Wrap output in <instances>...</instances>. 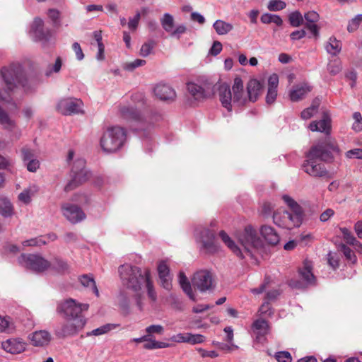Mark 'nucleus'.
Listing matches in <instances>:
<instances>
[{"label":"nucleus","mask_w":362,"mask_h":362,"mask_svg":"<svg viewBox=\"0 0 362 362\" xmlns=\"http://www.w3.org/2000/svg\"><path fill=\"white\" fill-rule=\"evenodd\" d=\"M118 272L122 285L136 293V303L140 308H141V303L139 293L143 288H146L148 296L153 302L157 300V294L148 269H143L139 267L126 264L119 267Z\"/></svg>","instance_id":"nucleus-1"},{"label":"nucleus","mask_w":362,"mask_h":362,"mask_svg":"<svg viewBox=\"0 0 362 362\" xmlns=\"http://www.w3.org/2000/svg\"><path fill=\"white\" fill-rule=\"evenodd\" d=\"M219 237L224 244L240 259L248 255L253 257L255 252L261 250L263 247V243L257 235L255 229L250 225L245 227L243 230L236 233V238L241 245L239 247L231 238L224 231L219 232Z\"/></svg>","instance_id":"nucleus-2"},{"label":"nucleus","mask_w":362,"mask_h":362,"mask_svg":"<svg viewBox=\"0 0 362 362\" xmlns=\"http://www.w3.org/2000/svg\"><path fill=\"white\" fill-rule=\"evenodd\" d=\"M283 200L291 209V212L279 209L273 214L274 223L279 227L291 230L299 227L303 221V211L302 207L291 197L283 196Z\"/></svg>","instance_id":"nucleus-3"},{"label":"nucleus","mask_w":362,"mask_h":362,"mask_svg":"<svg viewBox=\"0 0 362 362\" xmlns=\"http://www.w3.org/2000/svg\"><path fill=\"white\" fill-rule=\"evenodd\" d=\"M219 100L223 107L231 112L233 105L241 106L247 103L243 80L240 77L234 79L232 88L227 84H222L218 88Z\"/></svg>","instance_id":"nucleus-4"},{"label":"nucleus","mask_w":362,"mask_h":362,"mask_svg":"<svg viewBox=\"0 0 362 362\" xmlns=\"http://www.w3.org/2000/svg\"><path fill=\"white\" fill-rule=\"evenodd\" d=\"M339 148L336 139L328 136L314 144L307 154L310 158H315L320 161L332 162L334 156L339 155Z\"/></svg>","instance_id":"nucleus-5"},{"label":"nucleus","mask_w":362,"mask_h":362,"mask_svg":"<svg viewBox=\"0 0 362 362\" xmlns=\"http://www.w3.org/2000/svg\"><path fill=\"white\" fill-rule=\"evenodd\" d=\"M126 139L125 129L119 126H111L103 132L100 140V145L104 152L115 153L124 146Z\"/></svg>","instance_id":"nucleus-6"},{"label":"nucleus","mask_w":362,"mask_h":362,"mask_svg":"<svg viewBox=\"0 0 362 362\" xmlns=\"http://www.w3.org/2000/svg\"><path fill=\"white\" fill-rule=\"evenodd\" d=\"M1 75L9 90H13L18 86L25 85V74L19 64H12L8 67H4L1 71Z\"/></svg>","instance_id":"nucleus-7"},{"label":"nucleus","mask_w":362,"mask_h":362,"mask_svg":"<svg viewBox=\"0 0 362 362\" xmlns=\"http://www.w3.org/2000/svg\"><path fill=\"white\" fill-rule=\"evenodd\" d=\"M71 176V180L64 187L66 192L73 190L89 178L90 173L86 169V160L83 158H77L74 160Z\"/></svg>","instance_id":"nucleus-8"},{"label":"nucleus","mask_w":362,"mask_h":362,"mask_svg":"<svg viewBox=\"0 0 362 362\" xmlns=\"http://www.w3.org/2000/svg\"><path fill=\"white\" fill-rule=\"evenodd\" d=\"M88 304L80 303L72 298H68L58 303L57 312L65 319L85 318L81 313L88 309Z\"/></svg>","instance_id":"nucleus-9"},{"label":"nucleus","mask_w":362,"mask_h":362,"mask_svg":"<svg viewBox=\"0 0 362 362\" xmlns=\"http://www.w3.org/2000/svg\"><path fill=\"white\" fill-rule=\"evenodd\" d=\"M66 320V322L58 324L54 329V334L59 339L76 335L86 324V318Z\"/></svg>","instance_id":"nucleus-10"},{"label":"nucleus","mask_w":362,"mask_h":362,"mask_svg":"<svg viewBox=\"0 0 362 362\" xmlns=\"http://www.w3.org/2000/svg\"><path fill=\"white\" fill-rule=\"evenodd\" d=\"M19 264L35 273H41L50 267V262L40 255L22 254L18 259Z\"/></svg>","instance_id":"nucleus-11"},{"label":"nucleus","mask_w":362,"mask_h":362,"mask_svg":"<svg viewBox=\"0 0 362 362\" xmlns=\"http://www.w3.org/2000/svg\"><path fill=\"white\" fill-rule=\"evenodd\" d=\"M195 237L197 242L202 244V250L208 254H215L220 250V245L215 240L214 233L206 228H199L195 230Z\"/></svg>","instance_id":"nucleus-12"},{"label":"nucleus","mask_w":362,"mask_h":362,"mask_svg":"<svg viewBox=\"0 0 362 362\" xmlns=\"http://www.w3.org/2000/svg\"><path fill=\"white\" fill-rule=\"evenodd\" d=\"M313 265L311 262L305 260L303 267L298 270L301 281L291 279L288 284L294 288H303L307 286L315 284V277L312 272Z\"/></svg>","instance_id":"nucleus-13"},{"label":"nucleus","mask_w":362,"mask_h":362,"mask_svg":"<svg viewBox=\"0 0 362 362\" xmlns=\"http://www.w3.org/2000/svg\"><path fill=\"white\" fill-rule=\"evenodd\" d=\"M83 102L75 98L61 99L57 105V110L64 115H70L80 112Z\"/></svg>","instance_id":"nucleus-14"},{"label":"nucleus","mask_w":362,"mask_h":362,"mask_svg":"<svg viewBox=\"0 0 362 362\" xmlns=\"http://www.w3.org/2000/svg\"><path fill=\"white\" fill-rule=\"evenodd\" d=\"M62 212L69 221L74 224L83 221L86 217L80 206L71 203L63 204Z\"/></svg>","instance_id":"nucleus-15"},{"label":"nucleus","mask_w":362,"mask_h":362,"mask_svg":"<svg viewBox=\"0 0 362 362\" xmlns=\"http://www.w3.org/2000/svg\"><path fill=\"white\" fill-rule=\"evenodd\" d=\"M30 33L34 40L40 41L42 43L47 42L52 35L49 29L45 30L44 28V21L40 18L34 19Z\"/></svg>","instance_id":"nucleus-16"},{"label":"nucleus","mask_w":362,"mask_h":362,"mask_svg":"<svg viewBox=\"0 0 362 362\" xmlns=\"http://www.w3.org/2000/svg\"><path fill=\"white\" fill-rule=\"evenodd\" d=\"M120 113L124 119L140 124L141 127L139 128L141 130H144L146 124L148 127L153 124L151 121L147 120V118L144 117L143 115L133 107L123 106L120 108Z\"/></svg>","instance_id":"nucleus-17"},{"label":"nucleus","mask_w":362,"mask_h":362,"mask_svg":"<svg viewBox=\"0 0 362 362\" xmlns=\"http://www.w3.org/2000/svg\"><path fill=\"white\" fill-rule=\"evenodd\" d=\"M306 160L304 161L302 168L303 170L313 177H324L327 175V172L324 165L317 163V159L310 158L306 153Z\"/></svg>","instance_id":"nucleus-18"},{"label":"nucleus","mask_w":362,"mask_h":362,"mask_svg":"<svg viewBox=\"0 0 362 362\" xmlns=\"http://www.w3.org/2000/svg\"><path fill=\"white\" fill-rule=\"evenodd\" d=\"M193 286L201 292L210 290L212 288V277L206 270L196 272L192 279Z\"/></svg>","instance_id":"nucleus-19"},{"label":"nucleus","mask_w":362,"mask_h":362,"mask_svg":"<svg viewBox=\"0 0 362 362\" xmlns=\"http://www.w3.org/2000/svg\"><path fill=\"white\" fill-rule=\"evenodd\" d=\"M308 128L312 132L324 133L326 136H330L332 126L329 115L327 112H324L322 118L320 120L310 122Z\"/></svg>","instance_id":"nucleus-20"},{"label":"nucleus","mask_w":362,"mask_h":362,"mask_svg":"<svg viewBox=\"0 0 362 362\" xmlns=\"http://www.w3.org/2000/svg\"><path fill=\"white\" fill-rule=\"evenodd\" d=\"M21 158L26 169L31 173H35L40 168V162L36 158L34 152L29 148L24 147L21 149Z\"/></svg>","instance_id":"nucleus-21"},{"label":"nucleus","mask_w":362,"mask_h":362,"mask_svg":"<svg viewBox=\"0 0 362 362\" xmlns=\"http://www.w3.org/2000/svg\"><path fill=\"white\" fill-rule=\"evenodd\" d=\"M153 91L155 95L163 101L170 103L176 98L175 90L167 84L158 83L154 88Z\"/></svg>","instance_id":"nucleus-22"},{"label":"nucleus","mask_w":362,"mask_h":362,"mask_svg":"<svg viewBox=\"0 0 362 362\" xmlns=\"http://www.w3.org/2000/svg\"><path fill=\"white\" fill-rule=\"evenodd\" d=\"M25 342L20 338H13L3 341L1 346L4 351L12 354H18L25 350Z\"/></svg>","instance_id":"nucleus-23"},{"label":"nucleus","mask_w":362,"mask_h":362,"mask_svg":"<svg viewBox=\"0 0 362 362\" xmlns=\"http://www.w3.org/2000/svg\"><path fill=\"white\" fill-rule=\"evenodd\" d=\"M157 269L161 286L166 290H170L172 288V276L166 262H160Z\"/></svg>","instance_id":"nucleus-24"},{"label":"nucleus","mask_w":362,"mask_h":362,"mask_svg":"<svg viewBox=\"0 0 362 362\" xmlns=\"http://www.w3.org/2000/svg\"><path fill=\"white\" fill-rule=\"evenodd\" d=\"M279 85V76L276 74H272L268 78V89L266 95L267 104L273 103L277 96V87Z\"/></svg>","instance_id":"nucleus-25"},{"label":"nucleus","mask_w":362,"mask_h":362,"mask_svg":"<svg viewBox=\"0 0 362 362\" xmlns=\"http://www.w3.org/2000/svg\"><path fill=\"white\" fill-rule=\"evenodd\" d=\"M262 88L263 85L257 79L250 80L247 84V94H245L247 97V101H256L261 93Z\"/></svg>","instance_id":"nucleus-26"},{"label":"nucleus","mask_w":362,"mask_h":362,"mask_svg":"<svg viewBox=\"0 0 362 362\" xmlns=\"http://www.w3.org/2000/svg\"><path fill=\"white\" fill-rule=\"evenodd\" d=\"M51 334L46 330L35 331L29 335L32 344L35 346H42L49 344Z\"/></svg>","instance_id":"nucleus-27"},{"label":"nucleus","mask_w":362,"mask_h":362,"mask_svg":"<svg viewBox=\"0 0 362 362\" xmlns=\"http://www.w3.org/2000/svg\"><path fill=\"white\" fill-rule=\"evenodd\" d=\"M312 90V87L308 83H302L293 86L289 93L291 101L296 102L302 100L308 93Z\"/></svg>","instance_id":"nucleus-28"},{"label":"nucleus","mask_w":362,"mask_h":362,"mask_svg":"<svg viewBox=\"0 0 362 362\" xmlns=\"http://www.w3.org/2000/svg\"><path fill=\"white\" fill-rule=\"evenodd\" d=\"M260 234L265 241L272 245H276L280 240V237L274 228L269 226H262Z\"/></svg>","instance_id":"nucleus-29"},{"label":"nucleus","mask_w":362,"mask_h":362,"mask_svg":"<svg viewBox=\"0 0 362 362\" xmlns=\"http://www.w3.org/2000/svg\"><path fill=\"white\" fill-rule=\"evenodd\" d=\"M187 91L189 95L195 100H201L206 98L208 95L206 90L201 86L193 82H189L187 84Z\"/></svg>","instance_id":"nucleus-30"},{"label":"nucleus","mask_w":362,"mask_h":362,"mask_svg":"<svg viewBox=\"0 0 362 362\" xmlns=\"http://www.w3.org/2000/svg\"><path fill=\"white\" fill-rule=\"evenodd\" d=\"M252 328L256 334L257 339L259 341L261 340L262 337L265 336L269 332L268 322L262 319L255 320L252 324Z\"/></svg>","instance_id":"nucleus-31"},{"label":"nucleus","mask_w":362,"mask_h":362,"mask_svg":"<svg viewBox=\"0 0 362 362\" xmlns=\"http://www.w3.org/2000/svg\"><path fill=\"white\" fill-rule=\"evenodd\" d=\"M14 214V207L11 200L6 197H0V215L4 218H11Z\"/></svg>","instance_id":"nucleus-32"},{"label":"nucleus","mask_w":362,"mask_h":362,"mask_svg":"<svg viewBox=\"0 0 362 362\" xmlns=\"http://www.w3.org/2000/svg\"><path fill=\"white\" fill-rule=\"evenodd\" d=\"M38 190L39 188L36 185H30L18 194V200L25 204H28L30 203L32 197L37 194Z\"/></svg>","instance_id":"nucleus-33"},{"label":"nucleus","mask_w":362,"mask_h":362,"mask_svg":"<svg viewBox=\"0 0 362 362\" xmlns=\"http://www.w3.org/2000/svg\"><path fill=\"white\" fill-rule=\"evenodd\" d=\"M179 283L183 291L188 296V297L192 300L195 301L196 298L194 294L192 292L191 284L185 273L182 272L179 273Z\"/></svg>","instance_id":"nucleus-34"},{"label":"nucleus","mask_w":362,"mask_h":362,"mask_svg":"<svg viewBox=\"0 0 362 362\" xmlns=\"http://www.w3.org/2000/svg\"><path fill=\"white\" fill-rule=\"evenodd\" d=\"M339 230L343 235V239L347 244L355 246V248L358 251L362 250L361 243L356 239L348 228L344 227L340 228Z\"/></svg>","instance_id":"nucleus-35"},{"label":"nucleus","mask_w":362,"mask_h":362,"mask_svg":"<svg viewBox=\"0 0 362 362\" xmlns=\"http://www.w3.org/2000/svg\"><path fill=\"white\" fill-rule=\"evenodd\" d=\"M120 326L119 324L116 323H107L98 327L96 329H93L91 332H88L86 333L87 337L90 336H100L110 332L112 330H114Z\"/></svg>","instance_id":"nucleus-36"},{"label":"nucleus","mask_w":362,"mask_h":362,"mask_svg":"<svg viewBox=\"0 0 362 362\" xmlns=\"http://www.w3.org/2000/svg\"><path fill=\"white\" fill-rule=\"evenodd\" d=\"M213 27L216 33L220 35H226L233 29L231 23H226L222 20L216 21L213 24Z\"/></svg>","instance_id":"nucleus-37"},{"label":"nucleus","mask_w":362,"mask_h":362,"mask_svg":"<svg viewBox=\"0 0 362 362\" xmlns=\"http://www.w3.org/2000/svg\"><path fill=\"white\" fill-rule=\"evenodd\" d=\"M320 104V100L319 98H315L309 107L302 111L301 118L303 119H308L316 115L318 112Z\"/></svg>","instance_id":"nucleus-38"},{"label":"nucleus","mask_w":362,"mask_h":362,"mask_svg":"<svg viewBox=\"0 0 362 362\" xmlns=\"http://www.w3.org/2000/svg\"><path fill=\"white\" fill-rule=\"evenodd\" d=\"M16 329L10 317L0 315V332L12 333Z\"/></svg>","instance_id":"nucleus-39"},{"label":"nucleus","mask_w":362,"mask_h":362,"mask_svg":"<svg viewBox=\"0 0 362 362\" xmlns=\"http://www.w3.org/2000/svg\"><path fill=\"white\" fill-rule=\"evenodd\" d=\"M325 49L329 54L335 56L340 52L341 49V43L335 37H332L329 39V41L325 46Z\"/></svg>","instance_id":"nucleus-40"},{"label":"nucleus","mask_w":362,"mask_h":362,"mask_svg":"<svg viewBox=\"0 0 362 362\" xmlns=\"http://www.w3.org/2000/svg\"><path fill=\"white\" fill-rule=\"evenodd\" d=\"M79 281L83 286L90 287L96 296H99L98 289L94 279L91 276L87 274L83 275L79 278Z\"/></svg>","instance_id":"nucleus-41"},{"label":"nucleus","mask_w":362,"mask_h":362,"mask_svg":"<svg viewBox=\"0 0 362 362\" xmlns=\"http://www.w3.org/2000/svg\"><path fill=\"white\" fill-rule=\"evenodd\" d=\"M62 66V59L59 57L56 59L54 64H49L45 70V76L50 77L53 74H57L60 71Z\"/></svg>","instance_id":"nucleus-42"},{"label":"nucleus","mask_w":362,"mask_h":362,"mask_svg":"<svg viewBox=\"0 0 362 362\" xmlns=\"http://www.w3.org/2000/svg\"><path fill=\"white\" fill-rule=\"evenodd\" d=\"M50 264V267L59 273H64L69 269L67 263L60 258H55Z\"/></svg>","instance_id":"nucleus-43"},{"label":"nucleus","mask_w":362,"mask_h":362,"mask_svg":"<svg viewBox=\"0 0 362 362\" xmlns=\"http://www.w3.org/2000/svg\"><path fill=\"white\" fill-rule=\"evenodd\" d=\"M118 304L123 313L127 315L129 312L130 300L125 293H121L119 295Z\"/></svg>","instance_id":"nucleus-44"},{"label":"nucleus","mask_w":362,"mask_h":362,"mask_svg":"<svg viewBox=\"0 0 362 362\" xmlns=\"http://www.w3.org/2000/svg\"><path fill=\"white\" fill-rule=\"evenodd\" d=\"M161 25L163 28L167 32H171V30L174 26V19L172 15L168 13H166L163 15V18L160 20Z\"/></svg>","instance_id":"nucleus-45"},{"label":"nucleus","mask_w":362,"mask_h":362,"mask_svg":"<svg viewBox=\"0 0 362 362\" xmlns=\"http://www.w3.org/2000/svg\"><path fill=\"white\" fill-rule=\"evenodd\" d=\"M0 124H3L8 129H13L15 127V122L10 119L7 113L0 107Z\"/></svg>","instance_id":"nucleus-46"},{"label":"nucleus","mask_w":362,"mask_h":362,"mask_svg":"<svg viewBox=\"0 0 362 362\" xmlns=\"http://www.w3.org/2000/svg\"><path fill=\"white\" fill-rule=\"evenodd\" d=\"M339 250L343 252L346 259L351 262V263H355L356 262V256L354 253V252L346 245L341 244L339 245Z\"/></svg>","instance_id":"nucleus-47"},{"label":"nucleus","mask_w":362,"mask_h":362,"mask_svg":"<svg viewBox=\"0 0 362 362\" xmlns=\"http://www.w3.org/2000/svg\"><path fill=\"white\" fill-rule=\"evenodd\" d=\"M286 6V4L281 0H271L269 1L267 8L270 11H278L283 10Z\"/></svg>","instance_id":"nucleus-48"},{"label":"nucleus","mask_w":362,"mask_h":362,"mask_svg":"<svg viewBox=\"0 0 362 362\" xmlns=\"http://www.w3.org/2000/svg\"><path fill=\"white\" fill-rule=\"evenodd\" d=\"M353 119L354 120L352 124L351 129L356 132H359L362 130V115L359 112H355L353 114Z\"/></svg>","instance_id":"nucleus-49"},{"label":"nucleus","mask_w":362,"mask_h":362,"mask_svg":"<svg viewBox=\"0 0 362 362\" xmlns=\"http://www.w3.org/2000/svg\"><path fill=\"white\" fill-rule=\"evenodd\" d=\"M47 16L52 21L54 26L60 25V12L54 8H50L47 11Z\"/></svg>","instance_id":"nucleus-50"},{"label":"nucleus","mask_w":362,"mask_h":362,"mask_svg":"<svg viewBox=\"0 0 362 362\" xmlns=\"http://www.w3.org/2000/svg\"><path fill=\"white\" fill-rule=\"evenodd\" d=\"M154 46L155 42L153 40H149L145 42L140 49V54L144 57L148 56L151 53Z\"/></svg>","instance_id":"nucleus-51"},{"label":"nucleus","mask_w":362,"mask_h":362,"mask_svg":"<svg viewBox=\"0 0 362 362\" xmlns=\"http://www.w3.org/2000/svg\"><path fill=\"white\" fill-rule=\"evenodd\" d=\"M362 22V14H358L352 18L348 24L347 30L352 33L357 30L360 23Z\"/></svg>","instance_id":"nucleus-52"},{"label":"nucleus","mask_w":362,"mask_h":362,"mask_svg":"<svg viewBox=\"0 0 362 362\" xmlns=\"http://www.w3.org/2000/svg\"><path fill=\"white\" fill-rule=\"evenodd\" d=\"M289 22L293 27H298L303 22V17L299 11H294L289 15Z\"/></svg>","instance_id":"nucleus-53"},{"label":"nucleus","mask_w":362,"mask_h":362,"mask_svg":"<svg viewBox=\"0 0 362 362\" xmlns=\"http://www.w3.org/2000/svg\"><path fill=\"white\" fill-rule=\"evenodd\" d=\"M146 64V61L144 59H136L131 62H127L124 65V69L129 71H134L136 68L142 66Z\"/></svg>","instance_id":"nucleus-54"},{"label":"nucleus","mask_w":362,"mask_h":362,"mask_svg":"<svg viewBox=\"0 0 362 362\" xmlns=\"http://www.w3.org/2000/svg\"><path fill=\"white\" fill-rule=\"evenodd\" d=\"M205 337L202 334L188 333L187 343L192 345L202 344L205 341Z\"/></svg>","instance_id":"nucleus-55"},{"label":"nucleus","mask_w":362,"mask_h":362,"mask_svg":"<svg viewBox=\"0 0 362 362\" xmlns=\"http://www.w3.org/2000/svg\"><path fill=\"white\" fill-rule=\"evenodd\" d=\"M275 358L278 362H291L292 356L288 351H279L275 354Z\"/></svg>","instance_id":"nucleus-56"},{"label":"nucleus","mask_w":362,"mask_h":362,"mask_svg":"<svg viewBox=\"0 0 362 362\" xmlns=\"http://www.w3.org/2000/svg\"><path fill=\"white\" fill-rule=\"evenodd\" d=\"M140 18H141V15H140L139 12H137L133 18H129L127 25H128V28L132 31H135L137 29Z\"/></svg>","instance_id":"nucleus-57"},{"label":"nucleus","mask_w":362,"mask_h":362,"mask_svg":"<svg viewBox=\"0 0 362 362\" xmlns=\"http://www.w3.org/2000/svg\"><path fill=\"white\" fill-rule=\"evenodd\" d=\"M304 18L306 21V23H317L319 21L320 16L317 12L310 11L305 13Z\"/></svg>","instance_id":"nucleus-58"},{"label":"nucleus","mask_w":362,"mask_h":362,"mask_svg":"<svg viewBox=\"0 0 362 362\" xmlns=\"http://www.w3.org/2000/svg\"><path fill=\"white\" fill-rule=\"evenodd\" d=\"M327 69L330 74L335 75L341 71V64L339 61L334 60L328 64Z\"/></svg>","instance_id":"nucleus-59"},{"label":"nucleus","mask_w":362,"mask_h":362,"mask_svg":"<svg viewBox=\"0 0 362 362\" xmlns=\"http://www.w3.org/2000/svg\"><path fill=\"white\" fill-rule=\"evenodd\" d=\"M163 327L160 325H152L146 328V332L148 333L147 335L151 336L154 333L162 334L163 333Z\"/></svg>","instance_id":"nucleus-60"},{"label":"nucleus","mask_w":362,"mask_h":362,"mask_svg":"<svg viewBox=\"0 0 362 362\" xmlns=\"http://www.w3.org/2000/svg\"><path fill=\"white\" fill-rule=\"evenodd\" d=\"M187 30V28L185 25H177L175 30H171V32H170V35L171 37H175L177 39L180 37V35L183 33H185Z\"/></svg>","instance_id":"nucleus-61"},{"label":"nucleus","mask_w":362,"mask_h":362,"mask_svg":"<svg viewBox=\"0 0 362 362\" xmlns=\"http://www.w3.org/2000/svg\"><path fill=\"white\" fill-rule=\"evenodd\" d=\"M346 156L349 158L362 159V148H354L348 151Z\"/></svg>","instance_id":"nucleus-62"},{"label":"nucleus","mask_w":362,"mask_h":362,"mask_svg":"<svg viewBox=\"0 0 362 362\" xmlns=\"http://www.w3.org/2000/svg\"><path fill=\"white\" fill-rule=\"evenodd\" d=\"M146 337L148 338L147 340H145L144 342H146L144 344V348L145 349L151 350V349H157V341L153 339L152 336L151 335H146Z\"/></svg>","instance_id":"nucleus-63"},{"label":"nucleus","mask_w":362,"mask_h":362,"mask_svg":"<svg viewBox=\"0 0 362 362\" xmlns=\"http://www.w3.org/2000/svg\"><path fill=\"white\" fill-rule=\"evenodd\" d=\"M328 264L332 269H336L339 267V259L336 254L329 252L328 254Z\"/></svg>","instance_id":"nucleus-64"}]
</instances>
